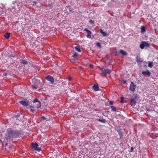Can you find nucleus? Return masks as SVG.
<instances>
[{
  "label": "nucleus",
  "mask_w": 158,
  "mask_h": 158,
  "mask_svg": "<svg viewBox=\"0 0 158 158\" xmlns=\"http://www.w3.org/2000/svg\"><path fill=\"white\" fill-rule=\"evenodd\" d=\"M18 133V132L16 131L13 130L10 128L8 129L6 134L5 137L7 138L13 137L16 136Z\"/></svg>",
  "instance_id": "nucleus-1"
},
{
  "label": "nucleus",
  "mask_w": 158,
  "mask_h": 158,
  "mask_svg": "<svg viewBox=\"0 0 158 158\" xmlns=\"http://www.w3.org/2000/svg\"><path fill=\"white\" fill-rule=\"evenodd\" d=\"M128 95L131 99V106H135L136 103V101L139 98V95L136 94H134L132 95L130 94H128Z\"/></svg>",
  "instance_id": "nucleus-2"
},
{
  "label": "nucleus",
  "mask_w": 158,
  "mask_h": 158,
  "mask_svg": "<svg viewBox=\"0 0 158 158\" xmlns=\"http://www.w3.org/2000/svg\"><path fill=\"white\" fill-rule=\"evenodd\" d=\"M149 44L146 42H142L141 44L140 45V47L141 49H143L144 47H149Z\"/></svg>",
  "instance_id": "nucleus-3"
},
{
  "label": "nucleus",
  "mask_w": 158,
  "mask_h": 158,
  "mask_svg": "<svg viewBox=\"0 0 158 158\" xmlns=\"http://www.w3.org/2000/svg\"><path fill=\"white\" fill-rule=\"evenodd\" d=\"M136 85L135 84L132 82L131 83L130 85L129 89L134 92L135 90Z\"/></svg>",
  "instance_id": "nucleus-4"
},
{
  "label": "nucleus",
  "mask_w": 158,
  "mask_h": 158,
  "mask_svg": "<svg viewBox=\"0 0 158 158\" xmlns=\"http://www.w3.org/2000/svg\"><path fill=\"white\" fill-rule=\"evenodd\" d=\"M38 145L36 143H32V148H33L35 150L40 151V148L38 147Z\"/></svg>",
  "instance_id": "nucleus-5"
},
{
  "label": "nucleus",
  "mask_w": 158,
  "mask_h": 158,
  "mask_svg": "<svg viewBox=\"0 0 158 158\" xmlns=\"http://www.w3.org/2000/svg\"><path fill=\"white\" fill-rule=\"evenodd\" d=\"M101 70L102 73L106 75L109 74L111 72V70L108 69L103 68Z\"/></svg>",
  "instance_id": "nucleus-6"
},
{
  "label": "nucleus",
  "mask_w": 158,
  "mask_h": 158,
  "mask_svg": "<svg viewBox=\"0 0 158 158\" xmlns=\"http://www.w3.org/2000/svg\"><path fill=\"white\" fill-rule=\"evenodd\" d=\"M34 103H37L38 104V106H37V108L38 109L41 106V103L37 98H35L33 101Z\"/></svg>",
  "instance_id": "nucleus-7"
},
{
  "label": "nucleus",
  "mask_w": 158,
  "mask_h": 158,
  "mask_svg": "<svg viewBox=\"0 0 158 158\" xmlns=\"http://www.w3.org/2000/svg\"><path fill=\"white\" fill-rule=\"evenodd\" d=\"M46 78L48 81H50L51 83L54 82V79L53 77L50 76H47Z\"/></svg>",
  "instance_id": "nucleus-8"
},
{
  "label": "nucleus",
  "mask_w": 158,
  "mask_h": 158,
  "mask_svg": "<svg viewBox=\"0 0 158 158\" xmlns=\"http://www.w3.org/2000/svg\"><path fill=\"white\" fill-rule=\"evenodd\" d=\"M84 30L86 32L87 34L86 35L87 37L88 38H90L91 37V32L90 31L87 29H85Z\"/></svg>",
  "instance_id": "nucleus-9"
},
{
  "label": "nucleus",
  "mask_w": 158,
  "mask_h": 158,
  "mask_svg": "<svg viewBox=\"0 0 158 158\" xmlns=\"http://www.w3.org/2000/svg\"><path fill=\"white\" fill-rule=\"evenodd\" d=\"M142 74L145 76H149L151 74L150 73L149 71H143L142 73Z\"/></svg>",
  "instance_id": "nucleus-10"
},
{
  "label": "nucleus",
  "mask_w": 158,
  "mask_h": 158,
  "mask_svg": "<svg viewBox=\"0 0 158 158\" xmlns=\"http://www.w3.org/2000/svg\"><path fill=\"white\" fill-rule=\"evenodd\" d=\"M20 103L21 104L25 106H27L29 105V102L28 101H21Z\"/></svg>",
  "instance_id": "nucleus-11"
},
{
  "label": "nucleus",
  "mask_w": 158,
  "mask_h": 158,
  "mask_svg": "<svg viewBox=\"0 0 158 158\" xmlns=\"http://www.w3.org/2000/svg\"><path fill=\"white\" fill-rule=\"evenodd\" d=\"M93 88L95 91H98L99 89V87L97 85H94L93 86Z\"/></svg>",
  "instance_id": "nucleus-12"
},
{
  "label": "nucleus",
  "mask_w": 158,
  "mask_h": 158,
  "mask_svg": "<svg viewBox=\"0 0 158 158\" xmlns=\"http://www.w3.org/2000/svg\"><path fill=\"white\" fill-rule=\"evenodd\" d=\"M119 53L124 56H126L127 55V53L126 52L124 51L123 50H120V51Z\"/></svg>",
  "instance_id": "nucleus-13"
},
{
  "label": "nucleus",
  "mask_w": 158,
  "mask_h": 158,
  "mask_svg": "<svg viewBox=\"0 0 158 158\" xmlns=\"http://www.w3.org/2000/svg\"><path fill=\"white\" fill-rule=\"evenodd\" d=\"M136 61L138 62H143V60L142 59L140 58L139 57L137 56L136 57Z\"/></svg>",
  "instance_id": "nucleus-14"
},
{
  "label": "nucleus",
  "mask_w": 158,
  "mask_h": 158,
  "mask_svg": "<svg viewBox=\"0 0 158 158\" xmlns=\"http://www.w3.org/2000/svg\"><path fill=\"white\" fill-rule=\"evenodd\" d=\"M100 33H101L103 36H106V32H104L101 29H100Z\"/></svg>",
  "instance_id": "nucleus-15"
},
{
  "label": "nucleus",
  "mask_w": 158,
  "mask_h": 158,
  "mask_svg": "<svg viewBox=\"0 0 158 158\" xmlns=\"http://www.w3.org/2000/svg\"><path fill=\"white\" fill-rule=\"evenodd\" d=\"M141 32L142 33H143L145 31V28L143 26H142L141 28Z\"/></svg>",
  "instance_id": "nucleus-16"
},
{
  "label": "nucleus",
  "mask_w": 158,
  "mask_h": 158,
  "mask_svg": "<svg viewBox=\"0 0 158 158\" xmlns=\"http://www.w3.org/2000/svg\"><path fill=\"white\" fill-rule=\"evenodd\" d=\"M76 50L79 52H81L80 47L79 46H76L75 48Z\"/></svg>",
  "instance_id": "nucleus-17"
},
{
  "label": "nucleus",
  "mask_w": 158,
  "mask_h": 158,
  "mask_svg": "<svg viewBox=\"0 0 158 158\" xmlns=\"http://www.w3.org/2000/svg\"><path fill=\"white\" fill-rule=\"evenodd\" d=\"M10 34L9 33H7L5 34V37L6 38H9L10 37Z\"/></svg>",
  "instance_id": "nucleus-18"
},
{
  "label": "nucleus",
  "mask_w": 158,
  "mask_h": 158,
  "mask_svg": "<svg viewBox=\"0 0 158 158\" xmlns=\"http://www.w3.org/2000/svg\"><path fill=\"white\" fill-rule=\"evenodd\" d=\"M21 62L24 64H27V62L24 60H21Z\"/></svg>",
  "instance_id": "nucleus-19"
},
{
  "label": "nucleus",
  "mask_w": 158,
  "mask_h": 158,
  "mask_svg": "<svg viewBox=\"0 0 158 158\" xmlns=\"http://www.w3.org/2000/svg\"><path fill=\"white\" fill-rule=\"evenodd\" d=\"M98 120L100 122H102V123H105L106 122V121L104 119H98Z\"/></svg>",
  "instance_id": "nucleus-20"
},
{
  "label": "nucleus",
  "mask_w": 158,
  "mask_h": 158,
  "mask_svg": "<svg viewBox=\"0 0 158 158\" xmlns=\"http://www.w3.org/2000/svg\"><path fill=\"white\" fill-rule=\"evenodd\" d=\"M153 66V63L151 62H150L148 64V66L150 68H151Z\"/></svg>",
  "instance_id": "nucleus-21"
},
{
  "label": "nucleus",
  "mask_w": 158,
  "mask_h": 158,
  "mask_svg": "<svg viewBox=\"0 0 158 158\" xmlns=\"http://www.w3.org/2000/svg\"><path fill=\"white\" fill-rule=\"evenodd\" d=\"M77 53L75 52V54L72 56V57H73L74 58H76L77 56Z\"/></svg>",
  "instance_id": "nucleus-22"
},
{
  "label": "nucleus",
  "mask_w": 158,
  "mask_h": 158,
  "mask_svg": "<svg viewBox=\"0 0 158 158\" xmlns=\"http://www.w3.org/2000/svg\"><path fill=\"white\" fill-rule=\"evenodd\" d=\"M111 109L114 111H115L116 110V108L113 106H111Z\"/></svg>",
  "instance_id": "nucleus-23"
},
{
  "label": "nucleus",
  "mask_w": 158,
  "mask_h": 158,
  "mask_svg": "<svg viewBox=\"0 0 158 158\" xmlns=\"http://www.w3.org/2000/svg\"><path fill=\"white\" fill-rule=\"evenodd\" d=\"M96 44V45L97 46H98L99 47H101V45H100V43H97Z\"/></svg>",
  "instance_id": "nucleus-24"
},
{
  "label": "nucleus",
  "mask_w": 158,
  "mask_h": 158,
  "mask_svg": "<svg viewBox=\"0 0 158 158\" xmlns=\"http://www.w3.org/2000/svg\"><path fill=\"white\" fill-rule=\"evenodd\" d=\"M32 88L34 89H36L37 88V87L35 86L34 85H32Z\"/></svg>",
  "instance_id": "nucleus-25"
},
{
  "label": "nucleus",
  "mask_w": 158,
  "mask_h": 158,
  "mask_svg": "<svg viewBox=\"0 0 158 158\" xmlns=\"http://www.w3.org/2000/svg\"><path fill=\"white\" fill-rule=\"evenodd\" d=\"M121 102L122 103L124 102V101H123V98H121Z\"/></svg>",
  "instance_id": "nucleus-26"
},
{
  "label": "nucleus",
  "mask_w": 158,
  "mask_h": 158,
  "mask_svg": "<svg viewBox=\"0 0 158 158\" xmlns=\"http://www.w3.org/2000/svg\"><path fill=\"white\" fill-rule=\"evenodd\" d=\"M41 118L44 120H46V118L44 116L41 117Z\"/></svg>",
  "instance_id": "nucleus-27"
},
{
  "label": "nucleus",
  "mask_w": 158,
  "mask_h": 158,
  "mask_svg": "<svg viewBox=\"0 0 158 158\" xmlns=\"http://www.w3.org/2000/svg\"><path fill=\"white\" fill-rule=\"evenodd\" d=\"M93 66L94 65L92 64H90L89 65V66L90 68H93Z\"/></svg>",
  "instance_id": "nucleus-28"
},
{
  "label": "nucleus",
  "mask_w": 158,
  "mask_h": 158,
  "mask_svg": "<svg viewBox=\"0 0 158 158\" xmlns=\"http://www.w3.org/2000/svg\"><path fill=\"white\" fill-rule=\"evenodd\" d=\"M89 22L91 23V24H93L94 23V22L91 20H89Z\"/></svg>",
  "instance_id": "nucleus-29"
},
{
  "label": "nucleus",
  "mask_w": 158,
  "mask_h": 158,
  "mask_svg": "<svg viewBox=\"0 0 158 158\" xmlns=\"http://www.w3.org/2000/svg\"><path fill=\"white\" fill-rule=\"evenodd\" d=\"M30 110L32 112H33L34 111V110L33 109H32L31 108L30 109Z\"/></svg>",
  "instance_id": "nucleus-30"
},
{
  "label": "nucleus",
  "mask_w": 158,
  "mask_h": 158,
  "mask_svg": "<svg viewBox=\"0 0 158 158\" xmlns=\"http://www.w3.org/2000/svg\"><path fill=\"white\" fill-rule=\"evenodd\" d=\"M112 103H113V102L111 101H110L109 102V104L111 105H112Z\"/></svg>",
  "instance_id": "nucleus-31"
},
{
  "label": "nucleus",
  "mask_w": 158,
  "mask_h": 158,
  "mask_svg": "<svg viewBox=\"0 0 158 158\" xmlns=\"http://www.w3.org/2000/svg\"><path fill=\"white\" fill-rule=\"evenodd\" d=\"M68 80L69 81H71V77H69L68 78Z\"/></svg>",
  "instance_id": "nucleus-32"
},
{
  "label": "nucleus",
  "mask_w": 158,
  "mask_h": 158,
  "mask_svg": "<svg viewBox=\"0 0 158 158\" xmlns=\"http://www.w3.org/2000/svg\"><path fill=\"white\" fill-rule=\"evenodd\" d=\"M131 151L132 152L133 151V147H131Z\"/></svg>",
  "instance_id": "nucleus-33"
},
{
  "label": "nucleus",
  "mask_w": 158,
  "mask_h": 158,
  "mask_svg": "<svg viewBox=\"0 0 158 158\" xmlns=\"http://www.w3.org/2000/svg\"><path fill=\"white\" fill-rule=\"evenodd\" d=\"M35 105H36V107L37 106H38V104H37V103H35Z\"/></svg>",
  "instance_id": "nucleus-34"
},
{
  "label": "nucleus",
  "mask_w": 158,
  "mask_h": 158,
  "mask_svg": "<svg viewBox=\"0 0 158 158\" xmlns=\"http://www.w3.org/2000/svg\"><path fill=\"white\" fill-rule=\"evenodd\" d=\"M33 3L35 4H36V2H34Z\"/></svg>",
  "instance_id": "nucleus-35"
},
{
  "label": "nucleus",
  "mask_w": 158,
  "mask_h": 158,
  "mask_svg": "<svg viewBox=\"0 0 158 158\" xmlns=\"http://www.w3.org/2000/svg\"><path fill=\"white\" fill-rule=\"evenodd\" d=\"M3 74H4V76H6V73H4Z\"/></svg>",
  "instance_id": "nucleus-36"
},
{
  "label": "nucleus",
  "mask_w": 158,
  "mask_h": 158,
  "mask_svg": "<svg viewBox=\"0 0 158 158\" xmlns=\"http://www.w3.org/2000/svg\"><path fill=\"white\" fill-rule=\"evenodd\" d=\"M124 83H126V81H124Z\"/></svg>",
  "instance_id": "nucleus-37"
},
{
  "label": "nucleus",
  "mask_w": 158,
  "mask_h": 158,
  "mask_svg": "<svg viewBox=\"0 0 158 158\" xmlns=\"http://www.w3.org/2000/svg\"><path fill=\"white\" fill-rule=\"evenodd\" d=\"M1 140L0 139V143H1Z\"/></svg>",
  "instance_id": "nucleus-38"
},
{
  "label": "nucleus",
  "mask_w": 158,
  "mask_h": 158,
  "mask_svg": "<svg viewBox=\"0 0 158 158\" xmlns=\"http://www.w3.org/2000/svg\"><path fill=\"white\" fill-rule=\"evenodd\" d=\"M32 107L33 108H34V106H32Z\"/></svg>",
  "instance_id": "nucleus-39"
},
{
  "label": "nucleus",
  "mask_w": 158,
  "mask_h": 158,
  "mask_svg": "<svg viewBox=\"0 0 158 158\" xmlns=\"http://www.w3.org/2000/svg\"><path fill=\"white\" fill-rule=\"evenodd\" d=\"M70 11H72V10H70Z\"/></svg>",
  "instance_id": "nucleus-40"
}]
</instances>
